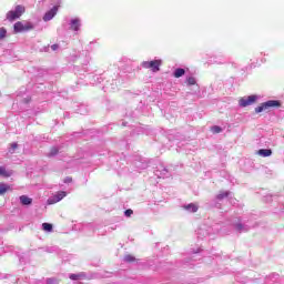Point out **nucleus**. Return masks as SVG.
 <instances>
[{
	"label": "nucleus",
	"instance_id": "20e7f679",
	"mask_svg": "<svg viewBox=\"0 0 284 284\" xmlns=\"http://www.w3.org/2000/svg\"><path fill=\"white\" fill-rule=\"evenodd\" d=\"M142 68L150 69L152 72H159L161 68V60L144 61L142 62Z\"/></svg>",
	"mask_w": 284,
	"mask_h": 284
},
{
	"label": "nucleus",
	"instance_id": "f8f14e48",
	"mask_svg": "<svg viewBox=\"0 0 284 284\" xmlns=\"http://www.w3.org/2000/svg\"><path fill=\"white\" fill-rule=\"evenodd\" d=\"M12 175V170H6L4 166H0V176L8 179Z\"/></svg>",
	"mask_w": 284,
	"mask_h": 284
},
{
	"label": "nucleus",
	"instance_id": "bb28decb",
	"mask_svg": "<svg viewBox=\"0 0 284 284\" xmlns=\"http://www.w3.org/2000/svg\"><path fill=\"white\" fill-rule=\"evenodd\" d=\"M57 283V278H48L47 280V284H55Z\"/></svg>",
	"mask_w": 284,
	"mask_h": 284
},
{
	"label": "nucleus",
	"instance_id": "5701e85b",
	"mask_svg": "<svg viewBox=\"0 0 284 284\" xmlns=\"http://www.w3.org/2000/svg\"><path fill=\"white\" fill-rule=\"evenodd\" d=\"M18 146H19V145L17 144V142L11 143V146H10V149H9V152H10L11 154H13L14 150H17Z\"/></svg>",
	"mask_w": 284,
	"mask_h": 284
},
{
	"label": "nucleus",
	"instance_id": "f257e3e1",
	"mask_svg": "<svg viewBox=\"0 0 284 284\" xmlns=\"http://www.w3.org/2000/svg\"><path fill=\"white\" fill-rule=\"evenodd\" d=\"M270 108H281V102L277 100H268L264 103H262L260 106L255 108L256 114H260V112H264V110H270Z\"/></svg>",
	"mask_w": 284,
	"mask_h": 284
},
{
	"label": "nucleus",
	"instance_id": "423d86ee",
	"mask_svg": "<svg viewBox=\"0 0 284 284\" xmlns=\"http://www.w3.org/2000/svg\"><path fill=\"white\" fill-rule=\"evenodd\" d=\"M68 196V193L65 191H60L55 195L49 197L48 203L49 205H54V203H59V201H63Z\"/></svg>",
	"mask_w": 284,
	"mask_h": 284
},
{
	"label": "nucleus",
	"instance_id": "ddd939ff",
	"mask_svg": "<svg viewBox=\"0 0 284 284\" xmlns=\"http://www.w3.org/2000/svg\"><path fill=\"white\" fill-rule=\"evenodd\" d=\"M184 210H186V212H192V213L199 212V205L191 203V204L184 205Z\"/></svg>",
	"mask_w": 284,
	"mask_h": 284
},
{
	"label": "nucleus",
	"instance_id": "f03ea898",
	"mask_svg": "<svg viewBox=\"0 0 284 284\" xmlns=\"http://www.w3.org/2000/svg\"><path fill=\"white\" fill-rule=\"evenodd\" d=\"M23 12H26V7L19 4L13 11L11 10L7 13V19L8 21H14L16 19H19Z\"/></svg>",
	"mask_w": 284,
	"mask_h": 284
},
{
	"label": "nucleus",
	"instance_id": "a878e982",
	"mask_svg": "<svg viewBox=\"0 0 284 284\" xmlns=\"http://www.w3.org/2000/svg\"><path fill=\"white\" fill-rule=\"evenodd\" d=\"M132 214H134V212L130 209L124 212L125 216H132Z\"/></svg>",
	"mask_w": 284,
	"mask_h": 284
},
{
	"label": "nucleus",
	"instance_id": "39448f33",
	"mask_svg": "<svg viewBox=\"0 0 284 284\" xmlns=\"http://www.w3.org/2000/svg\"><path fill=\"white\" fill-rule=\"evenodd\" d=\"M257 99V95H248L241 98L239 101L240 108H247V105H253V103H256Z\"/></svg>",
	"mask_w": 284,
	"mask_h": 284
},
{
	"label": "nucleus",
	"instance_id": "f3484780",
	"mask_svg": "<svg viewBox=\"0 0 284 284\" xmlns=\"http://www.w3.org/2000/svg\"><path fill=\"white\" fill-rule=\"evenodd\" d=\"M235 230H236L237 232H247V230H250V227H247V226H245V225L239 223V224H235Z\"/></svg>",
	"mask_w": 284,
	"mask_h": 284
},
{
	"label": "nucleus",
	"instance_id": "7ed1b4c3",
	"mask_svg": "<svg viewBox=\"0 0 284 284\" xmlns=\"http://www.w3.org/2000/svg\"><path fill=\"white\" fill-rule=\"evenodd\" d=\"M34 26L30 22H16L13 26L14 32H28L32 30Z\"/></svg>",
	"mask_w": 284,
	"mask_h": 284
},
{
	"label": "nucleus",
	"instance_id": "a211bd4d",
	"mask_svg": "<svg viewBox=\"0 0 284 284\" xmlns=\"http://www.w3.org/2000/svg\"><path fill=\"white\" fill-rule=\"evenodd\" d=\"M211 131L213 132V134H221V132H223V129H221V126L219 125H214L211 128Z\"/></svg>",
	"mask_w": 284,
	"mask_h": 284
},
{
	"label": "nucleus",
	"instance_id": "9b49d317",
	"mask_svg": "<svg viewBox=\"0 0 284 284\" xmlns=\"http://www.w3.org/2000/svg\"><path fill=\"white\" fill-rule=\"evenodd\" d=\"M69 278L71 281H82V278H85V273H78V274L72 273L69 275Z\"/></svg>",
	"mask_w": 284,
	"mask_h": 284
},
{
	"label": "nucleus",
	"instance_id": "4468645a",
	"mask_svg": "<svg viewBox=\"0 0 284 284\" xmlns=\"http://www.w3.org/2000/svg\"><path fill=\"white\" fill-rule=\"evenodd\" d=\"M20 202L22 203V205H31L32 199L28 197L27 195H21Z\"/></svg>",
	"mask_w": 284,
	"mask_h": 284
},
{
	"label": "nucleus",
	"instance_id": "2eb2a0df",
	"mask_svg": "<svg viewBox=\"0 0 284 284\" xmlns=\"http://www.w3.org/2000/svg\"><path fill=\"white\" fill-rule=\"evenodd\" d=\"M183 74H185V69L179 68V69H176V70L174 71V77H175V79H181V77H183Z\"/></svg>",
	"mask_w": 284,
	"mask_h": 284
},
{
	"label": "nucleus",
	"instance_id": "aec40b11",
	"mask_svg": "<svg viewBox=\"0 0 284 284\" xmlns=\"http://www.w3.org/2000/svg\"><path fill=\"white\" fill-rule=\"evenodd\" d=\"M230 196V192L229 191H225V192H221L219 195H217V200L219 201H222V199H225Z\"/></svg>",
	"mask_w": 284,
	"mask_h": 284
},
{
	"label": "nucleus",
	"instance_id": "4be33fe9",
	"mask_svg": "<svg viewBox=\"0 0 284 284\" xmlns=\"http://www.w3.org/2000/svg\"><path fill=\"white\" fill-rule=\"evenodd\" d=\"M189 85H196V79L194 77H190L186 79Z\"/></svg>",
	"mask_w": 284,
	"mask_h": 284
},
{
	"label": "nucleus",
	"instance_id": "c85d7f7f",
	"mask_svg": "<svg viewBox=\"0 0 284 284\" xmlns=\"http://www.w3.org/2000/svg\"><path fill=\"white\" fill-rule=\"evenodd\" d=\"M64 183H72V178H67V179L64 180Z\"/></svg>",
	"mask_w": 284,
	"mask_h": 284
},
{
	"label": "nucleus",
	"instance_id": "dca6fc26",
	"mask_svg": "<svg viewBox=\"0 0 284 284\" xmlns=\"http://www.w3.org/2000/svg\"><path fill=\"white\" fill-rule=\"evenodd\" d=\"M10 190V185L0 183V195L6 194Z\"/></svg>",
	"mask_w": 284,
	"mask_h": 284
},
{
	"label": "nucleus",
	"instance_id": "393cba45",
	"mask_svg": "<svg viewBox=\"0 0 284 284\" xmlns=\"http://www.w3.org/2000/svg\"><path fill=\"white\" fill-rule=\"evenodd\" d=\"M55 154H59V149L53 148L50 152V156H55Z\"/></svg>",
	"mask_w": 284,
	"mask_h": 284
},
{
	"label": "nucleus",
	"instance_id": "b1692460",
	"mask_svg": "<svg viewBox=\"0 0 284 284\" xmlns=\"http://www.w3.org/2000/svg\"><path fill=\"white\" fill-rule=\"evenodd\" d=\"M6 34H8V31H6L4 28H1V29H0V40H1V39H6Z\"/></svg>",
	"mask_w": 284,
	"mask_h": 284
},
{
	"label": "nucleus",
	"instance_id": "cd10ccee",
	"mask_svg": "<svg viewBox=\"0 0 284 284\" xmlns=\"http://www.w3.org/2000/svg\"><path fill=\"white\" fill-rule=\"evenodd\" d=\"M51 50H53V51L59 50V44H52Z\"/></svg>",
	"mask_w": 284,
	"mask_h": 284
},
{
	"label": "nucleus",
	"instance_id": "6ab92c4d",
	"mask_svg": "<svg viewBox=\"0 0 284 284\" xmlns=\"http://www.w3.org/2000/svg\"><path fill=\"white\" fill-rule=\"evenodd\" d=\"M42 229H43L44 232H52V224L43 223Z\"/></svg>",
	"mask_w": 284,
	"mask_h": 284
},
{
	"label": "nucleus",
	"instance_id": "9d476101",
	"mask_svg": "<svg viewBox=\"0 0 284 284\" xmlns=\"http://www.w3.org/2000/svg\"><path fill=\"white\" fill-rule=\"evenodd\" d=\"M155 174H156V176H162V179H165V176H168V169H165L163 165L162 166H160V169H158L156 171H155Z\"/></svg>",
	"mask_w": 284,
	"mask_h": 284
},
{
	"label": "nucleus",
	"instance_id": "412c9836",
	"mask_svg": "<svg viewBox=\"0 0 284 284\" xmlns=\"http://www.w3.org/2000/svg\"><path fill=\"white\" fill-rule=\"evenodd\" d=\"M124 261H125V263H132V262L136 261V258L133 255H125Z\"/></svg>",
	"mask_w": 284,
	"mask_h": 284
},
{
	"label": "nucleus",
	"instance_id": "0eeeda50",
	"mask_svg": "<svg viewBox=\"0 0 284 284\" xmlns=\"http://www.w3.org/2000/svg\"><path fill=\"white\" fill-rule=\"evenodd\" d=\"M57 12H59V7H53L51 10H49L44 14L43 21H52V19H54V16L57 14Z\"/></svg>",
	"mask_w": 284,
	"mask_h": 284
},
{
	"label": "nucleus",
	"instance_id": "1a4fd4ad",
	"mask_svg": "<svg viewBox=\"0 0 284 284\" xmlns=\"http://www.w3.org/2000/svg\"><path fill=\"white\" fill-rule=\"evenodd\" d=\"M257 154L263 158L272 156V149H261L257 151Z\"/></svg>",
	"mask_w": 284,
	"mask_h": 284
},
{
	"label": "nucleus",
	"instance_id": "6e6552de",
	"mask_svg": "<svg viewBox=\"0 0 284 284\" xmlns=\"http://www.w3.org/2000/svg\"><path fill=\"white\" fill-rule=\"evenodd\" d=\"M70 26L71 30L78 32L79 28H81V20L79 18L72 19Z\"/></svg>",
	"mask_w": 284,
	"mask_h": 284
}]
</instances>
